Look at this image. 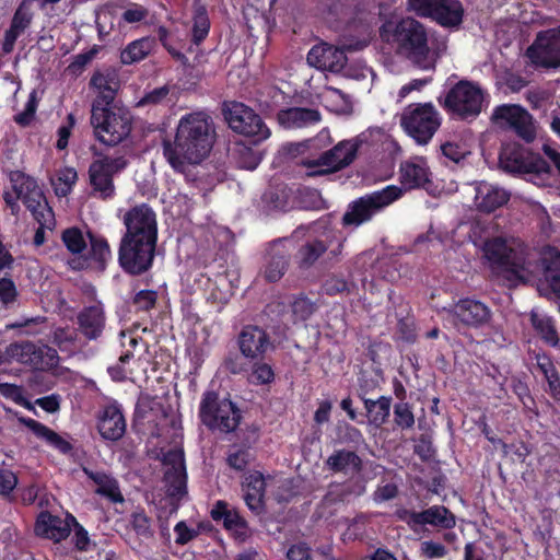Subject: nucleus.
<instances>
[{"label": "nucleus", "instance_id": "f257e3e1", "mask_svg": "<svg viewBox=\"0 0 560 560\" xmlns=\"http://www.w3.org/2000/svg\"><path fill=\"white\" fill-rule=\"evenodd\" d=\"M483 252L509 287L544 279L560 296V252L557 248H544L539 260H536L529 252L513 248L504 240L495 237L485 243Z\"/></svg>", "mask_w": 560, "mask_h": 560}, {"label": "nucleus", "instance_id": "f03ea898", "mask_svg": "<svg viewBox=\"0 0 560 560\" xmlns=\"http://www.w3.org/2000/svg\"><path fill=\"white\" fill-rule=\"evenodd\" d=\"M214 140V124L209 115L203 112L187 114L177 125L174 143H164V155L175 170L183 171L186 164L205 160Z\"/></svg>", "mask_w": 560, "mask_h": 560}, {"label": "nucleus", "instance_id": "7ed1b4c3", "mask_svg": "<svg viewBox=\"0 0 560 560\" xmlns=\"http://www.w3.org/2000/svg\"><path fill=\"white\" fill-rule=\"evenodd\" d=\"M392 37L398 54L421 69H433L439 55L446 49L444 42L431 48L424 26L411 18L399 21Z\"/></svg>", "mask_w": 560, "mask_h": 560}, {"label": "nucleus", "instance_id": "20e7f679", "mask_svg": "<svg viewBox=\"0 0 560 560\" xmlns=\"http://www.w3.org/2000/svg\"><path fill=\"white\" fill-rule=\"evenodd\" d=\"M9 178L13 194L5 191L3 198L12 213H18L20 199L39 224L48 225L51 221V209L36 180L21 171H10Z\"/></svg>", "mask_w": 560, "mask_h": 560}, {"label": "nucleus", "instance_id": "39448f33", "mask_svg": "<svg viewBox=\"0 0 560 560\" xmlns=\"http://www.w3.org/2000/svg\"><path fill=\"white\" fill-rule=\"evenodd\" d=\"M499 165L506 173L526 176L529 182L537 186L544 187L551 184V167L538 154L505 149L500 153Z\"/></svg>", "mask_w": 560, "mask_h": 560}, {"label": "nucleus", "instance_id": "423d86ee", "mask_svg": "<svg viewBox=\"0 0 560 560\" xmlns=\"http://www.w3.org/2000/svg\"><path fill=\"white\" fill-rule=\"evenodd\" d=\"M200 419L209 429L229 433L237 428L241 412L231 400L208 392L200 404Z\"/></svg>", "mask_w": 560, "mask_h": 560}, {"label": "nucleus", "instance_id": "0eeeda50", "mask_svg": "<svg viewBox=\"0 0 560 560\" xmlns=\"http://www.w3.org/2000/svg\"><path fill=\"white\" fill-rule=\"evenodd\" d=\"M400 124L419 144H427L440 127V117L432 104H416L404 109Z\"/></svg>", "mask_w": 560, "mask_h": 560}, {"label": "nucleus", "instance_id": "6e6552de", "mask_svg": "<svg viewBox=\"0 0 560 560\" xmlns=\"http://www.w3.org/2000/svg\"><path fill=\"white\" fill-rule=\"evenodd\" d=\"M155 249V243L122 235L118 250V262L127 273L140 276L152 267Z\"/></svg>", "mask_w": 560, "mask_h": 560}, {"label": "nucleus", "instance_id": "1a4fd4ad", "mask_svg": "<svg viewBox=\"0 0 560 560\" xmlns=\"http://www.w3.org/2000/svg\"><path fill=\"white\" fill-rule=\"evenodd\" d=\"M132 117L128 109L113 106L103 115L91 116L96 138L108 145L121 142L131 131Z\"/></svg>", "mask_w": 560, "mask_h": 560}, {"label": "nucleus", "instance_id": "9d476101", "mask_svg": "<svg viewBox=\"0 0 560 560\" xmlns=\"http://www.w3.org/2000/svg\"><path fill=\"white\" fill-rule=\"evenodd\" d=\"M359 142L357 140H343L330 150L325 151L318 159L303 160L305 167H325L310 172L308 176H324L338 172L350 165L357 156Z\"/></svg>", "mask_w": 560, "mask_h": 560}, {"label": "nucleus", "instance_id": "9b49d317", "mask_svg": "<svg viewBox=\"0 0 560 560\" xmlns=\"http://www.w3.org/2000/svg\"><path fill=\"white\" fill-rule=\"evenodd\" d=\"M401 195L402 189L400 187L390 185L380 191L362 197L353 202L350 211L345 213L343 222L359 225L370 220L375 212L399 199Z\"/></svg>", "mask_w": 560, "mask_h": 560}, {"label": "nucleus", "instance_id": "f8f14e48", "mask_svg": "<svg viewBox=\"0 0 560 560\" xmlns=\"http://www.w3.org/2000/svg\"><path fill=\"white\" fill-rule=\"evenodd\" d=\"M224 113L229 126L234 131L246 137H254L255 142L262 141L270 136V131L262 119L243 103H231Z\"/></svg>", "mask_w": 560, "mask_h": 560}, {"label": "nucleus", "instance_id": "ddd939ff", "mask_svg": "<svg viewBox=\"0 0 560 560\" xmlns=\"http://www.w3.org/2000/svg\"><path fill=\"white\" fill-rule=\"evenodd\" d=\"M526 56L536 67L557 69L560 67V26L539 32L527 48Z\"/></svg>", "mask_w": 560, "mask_h": 560}, {"label": "nucleus", "instance_id": "4468645a", "mask_svg": "<svg viewBox=\"0 0 560 560\" xmlns=\"http://www.w3.org/2000/svg\"><path fill=\"white\" fill-rule=\"evenodd\" d=\"M500 128H509L526 142H533L536 138V127L533 116L520 105L505 104L498 106L491 117Z\"/></svg>", "mask_w": 560, "mask_h": 560}, {"label": "nucleus", "instance_id": "2eb2a0df", "mask_svg": "<svg viewBox=\"0 0 560 560\" xmlns=\"http://www.w3.org/2000/svg\"><path fill=\"white\" fill-rule=\"evenodd\" d=\"M410 10L420 16H429L444 26H457L463 20V7L458 0H408Z\"/></svg>", "mask_w": 560, "mask_h": 560}, {"label": "nucleus", "instance_id": "dca6fc26", "mask_svg": "<svg viewBox=\"0 0 560 560\" xmlns=\"http://www.w3.org/2000/svg\"><path fill=\"white\" fill-rule=\"evenodd\" d=\"M483 95L480 89L460 81L445 97V107L462 118L477 116L481 110Z\"/></svg>", "mask_w": 560, "mask_h": 560}, {"label": "nucleus", "instance_id": "f3484780", "mask_svg": "<svg viewBox=\"0 0 560 560\" xmlns=\"http://www.w3.org/2000/svg\"><path fill=\"white\" fill-rule=\"evenodd\" d=\"M124 235L158 243L156 213L147 203L132 207L124 214Z\"/></svg>", "mask_w": 560, "mask_h": 560}, {"label": "nucleus", "instance_id": "a211bd4d", "mask_svg": "<svg viewBox=\"0 0 560 560\" xmlns=\"http://www.w3.org/2000/svg\"><path fill=\"white\" fill-rule=\"evenodd\" d=\"M127 165L124 156H104L94 161L89 168L90 183L94 190L100 192L103 198H107L114 192L113 175Z\"/></svg>", "mask_w": 560, "mask_h": 560}, {"label": "nucleus", "instance_id": "6ab92c4d", "mask_svg": "<svg viewBox=\"0 0 560 560\" xmlns=\"http://www.w3.org/2000/svg\"><path fill=\"white\" fill-rule=\"evenodd\" d=\"M447 312V319L454 325L478 327L490 320L491 312L489 307L476 300L464 299L458 301Z\"/></svg>", "mask_w": 560, "mask_h": 560}, {"label": "nucleus", "instance_id": "aec40b11", "mask_svg": "<svg viewBox=\"0 0 560 560\" xmlns=\"http://www.w3.org/2000/svg\"><path fill=\"white\" fill-rule=\"evenodd\" d=\"M164 481L166 492L171 497H182L186 493V467L184 452L172 450L164 455Z\"/></svg>", "mask_w": 560, "mask_h": 560}, {"label": "nucleus", "instance_id": "412c9836", "mask_svg": "<svg viewBox=\"0 0 560 560\" xmlns=\"http://www.w3.org/2000/svg\"><path fill=\"white\" fill-rule=\"evenodd\" d=\"M346 62L345 51L326 43L315 45L307 54V63L322 71L339 72Z\"/></svg>", "mask_w": 560, "mask_h": 560}, {"label": "nucleus", "instance_id": "4be33fe9", "mask_svg": "<svg viewBox=\"0 0 560 560\" xmlns=\"http://www.w3.org/2000/svg\"><path fill=\"white\" fill-rule=\"evenodd\" d=\"M33 18V8L21 1L11 19L9 28L3 34L1 43L3 54L13 51L16 39L31 26Z\"/></svg>", "mask_w": 560, "mask_h": 560}, {"label": "nucleus", "instance_id": "5701e85b", "mask_svg": "<svg viewBox=\"0 0 560 560\" xmlns=\"http://www.w3.org/2000/svg\"><path fill=\"white\" fill-rule=\"evenodd\" d=\"M5 353L8 362L15 360L23 364L38 368L42 365V358L44 353H51L52 358L56 351L48 347L39 348L31 341H21L8 346Z\"/></svg>", "mask_w": 560, "mask_h": 560}, {"label": "nucleus", "instance_id": "b1692460", "mask_svg": "<svg viewBox=\"0 0 560 560\" xmlns=\"http://www.w3.org/2000/svg\"><path fill=\"white\" fill-rule=\"evenodd\" d=\"M97 429L103 439L118 441L126 432V421L117 406L110 405L104 408L98 417Z\"/></svg>", "mask_w": 560, "mask_h": 560}, {"label": "nucleus", "instance_id": "393cba45", "mask_svg": "<svg viewBox=\"0 0 560 560\" xmlns=\"http://www.w3.org/2000/svg\"><path fill=\"white\" fill-rule=\"evenodd\" d=\"M510 199V194L495 185L481 182L476 188L475 205L479 211L492 212L505 205Z\"/></svg>", "mask_w": 560, "mask_h": 560}, {"label": "nucleus", "instance_id": "a878e982", "mask_svg": "<svg viewBox=\"0 0 560 560\" xmlns=\"http://www.w3.org/2000/svg\"><path fill=\"white\" fill-rule=\"evenodd\" d=\"M80 332L90 340L97 339L105 327V314L101 305L84 307L77 316Z\"/></svg>", "mask_w": 560, "mask_h": 560}, {"label": "nucleus", "instance_id": "bb28decb", "mask_svg": "<svg viewBox=\"0 0 560 560\" xmlns=\"http://www.w3.org/2000/svg\"><path fill=\"white\" fill-rule=\"evenodd\" d=\"M240 349L246 358H258L269 346L267 334L257 326L245 327L238 338Z\"/></svg>", "mask_w": 560, "mask_h": 560}, {"label": "nucleus", "instance_id": "cd10ccee", "mask_svg": "<svg viewBox=\"0 0 560 560\" xmlns=\"http://www.w3.org/2000/svg\"><path fill=\"white\" fill-rule=\"evenodd\" d=\"M325 466L335 474L354 475L362 469V460L355 452L343 448L334 452L325 460Z\"/></svg>", "mask_w": 560, "mask_h": 560}, {"label": "nucleus", "instance_id": "c85d7f7f", "mask_svg": "<svg viewBox=\"0 0 560 560\" xmlns=\"http://www.w3.org/2000/svg\"><path fill=\"white\" fill-rule=\"evenodd\" d=\"M320 120V114L316 109L292 107L278 113V121L285 128H303Z\"/></svg>", "mask_w": 560, "mask_h": 560}, {"label": "nucleus", "instance_id": "c756f323", "mask_svg": "<svg viewBox=\"0 0 560 560\" xmlns=\"http://www.w3.org/2000/svg\"><path fill=\"white\" fill-rule=\"evenodd\" d=\"M35 532L37 535L60 541L70 534V526L67 521L49 513H42L37 520Z\"/></svg>", "mask_w": 560, "mask_h": 560}, {"label": "nucleus", "instance_id": "7c9ffc66", "mask_svg": "<svg viewBox=\"0 0 560 560\" xmlns=\"http://www.w3.org/2000/svg\"><path fill=\"white\" fill-rule=\"evenodd\" d=\"M361 398L364 401L370 423L375 427H381L385 423L389 417L390 398L385 396H380L375 399L366 397L363 385H361Z\"/></svg>", "mask_w": 560, "mask_h": 560}, {"label": "nucleus", "instance_id": "2f4dec72", "mask_svg": "<svg viewBox=\"0 0 560 560\" xmlns=\"http://www.w3.org/2000/svg\"><path fill=\"white\" fill-rule=\"evenodd\" d=\"M83 470L97 485L96 493L108 498L114 503L124 502L118 482L113 477L102 471L89 470L88 468Z\"/></svg>", "mask_w": 560, "mask_h": 560}, {"label": "nucleus", "instance_id": "473e14b6", "mask_svg": "<svg viewBox=\"0 0 560 560\" xmlns=\"http://www.w3.org/2000/svg\"><path fill=\"white\" fill-rule=\"evenodd\" d=\"M266 491L264 476L260 472H253L246 477L245 481V502L253 511L262 509V499Z\"/></svg>", "mask_w": 560, "mask_h": 560}, {"label": "nucleus", "instance_id": "72a5a7b5", "mask_svg": "<svg viewBox=\"0 0 560 560\" xmlns=\"http://www.w3.org/2000/svg\"><path fill=\"white\" fill-rule=\"evenodd\" d=\"M427 524L452 528L455 526V517L445 506L434 505L418 513V525Z\"/></svg>", "mask_w": 560, "mask_h": 560}, {"label": "nucleus", "instance_id": "f704fd0d", "mask_svg": "<svg viewBox=\"0 0 560 560\" xmlns=\"http://www.w3.org/2000/svg\"><path fill=\"white\" fill-rule=\"evenodd\" d=\"M428 182L427 168L418 163L405 162L400 166V183L406 190L419 188Z\"/></svg>", "mask_w": 560, "mask_h": 560}, {"label": "nucleus", "instance_id": "c9c22d12", "mask_svg": "<svg viewBox=\"0 0 560 560\" xmlns=\"http://www.w3.org/2000/svg\"><path fill=\"white\" fill-rule=\"evenodd\" d=\"M20 421L23 422L30 430H32L36 436L46 440L50 445L60 452L68 453L71 450L69 442H67L58 433L50 430L46 425L33 419L21 418Z\"/></svg>", "mask_w": 560, "mask_h": 560}, {"label": "nucleus", "instance_id": "e433bc0d", "mask_svg": "<svg viewBox=\"0 0 560 560\" xmlns=\"http://www.w3.org/2000/svg\"><path fill=\"white\" fill-rule=\"evenodd\" d=\"M154 39L143 37L130 43L120 54L121 62L131 65L144 59L154 48Z\"/></svg>", "mask_w": 560, "mask_h": 560}, {"label": "nucleus", "instance_id": "4c0bfd02", "mask_svg": "<svg viewBox=\"0 0 560 560\" xmlns=\"http://www.w3.org/2000/svg\"><path fill=\"white\" fill-rule=\"evenodd\" d=\"M262 201L268 210L285 211L293 206L292 191L285 187L272 188L264 194Z\"/></svg>", "mask_w": 560, "mask_h": 560}, {"label": "nucleus", "instance_id": "58836bf2", "mask_svg": "<svg viewBox=\"0 0 560 560\" xmlns=\"http://www.w3.org/2000/svg\"><path fill=\"white\" fill-rule=\"evenodd\" d=\"M271 258L265 269V278L270 282L279 281L287 272L289 267V256L277 248L272 247Z\"/></svg>", "mask_w": 560, "mask_h": 560}, {"label": "nucleus", "instance_id": "ea45409f", "mask_svg": "<svg viewBox=\"0 0 560 560\" xmlns=\"http://www.w3.org/2000/svg\"><path fill=\"white\" fill-rule=\"evenodd\" d=\"M327 250V246L322 241H312L303 245L299 250V266L307 269Z\"/></svg>", "mask_w": 560, "mask_h": 560}, {"label": "nucleus", "instance_id": "a19ab883", "mask_svg": "<svg viewBox=\"0 0 560 560\" xmlns=\"http://www.w3.org/2000/svg\"><path fill=\"white\" fill-rule=\"evenodd\" d=\"M530 320L535 330L550 346H557L559 342L558 334L549 317L540 316L537 313L530 314Z\"/></svg>", "mask_w": 560, "mask_h": 560}, {"label": "nucleus", "instance_id": "79ce46f5", "mask_svg": "<svg viewBox=\"0 0 560 560\" xmlns=\"http://www.w3.org/2000/svg\"><path fill=\"white\" fill-rule=\"evenodd\" d=\"M78 175L74 168L65 167L57 172L56 178L51 180L57 196H67L75 184Z\"/></svg>", "mask_w": 560, "mask_h": 560}, {"label": "nucleus", "instance_id": "37998d69", "mask_svg": "<svg viewBox=\"0 0 560 560\" xmlns=\"http://www.w3.org/2000/svg\"><path fill=\"white\" fill-rule=\"evenodd\" d=\"M316 311V305L305 296H299L291 303L292 323L308 319Z\"/></svg>", "mask_w": 560, "mask_h": 560}, {"label": "nucleus", "instance_id": "c03bdc74", "mask_svg": "<svg viewBox=\"0 0 560 560\" xmlns=\"http://www.w3.org/2000/svg\"><path fill=\"white\" fill-rule=\"evenodd\" d=\"M209 20L205 7L199 5L195 10L194 27H192V40L195 44H199L206 38L209 32Z\"/></svg>", "mask_w": 560, "mask_h": 560}, {"label": "nucleus", "instance_id": "a18cd8bd", "mask_svg": "<svg viewBox=\"0 0 560 560\" xmlns=\"http://www.w3.org/2000/svg\"><path fill=\"white\" fill-rule=\"evenodd\" d=\"M62 241L66 247L72 254L81 253L85 247L86 243L84 241L82 232L77 228L67 229L62 233Z\"/></svg>", "mask_w": 560, "mask_h": 560}, {"label": "nucleus", "instance_id": "49530a36", "mask_svg": "<svg viewBox=\"0 0 560 560\" xmlns=\"http://www.w3.org/2000/svg\"><path fill=\"white\" fill-rule=\"evenodd\" d=\"M117 89H105V91H100V95L94 100L92 104V115L97 117V115H103L104 112L112 109L114 105H112L115 93Z\"/></svg>", "mask_w": 560, "mask_h": 560}, {"label": "nucleus", "instance_id": "de8ad7c7", "mask_svg": "<svg viewBox=\"0 0 560 560\" xmlns=\"http://www.w3.org/2000/svg\"><path fill=\"white\" fill-rule=\"evenodd\" d=\"M130 525L136 534L142 539H149L153 535L150 518L142 512H136L131 515Z\"/></svg>", "mask_w": 560, "mask_h": 560}, {"label": "nucleus", "instance_id": "09e8293b", "mask_svg": "<svg viewBox=\"0 0 560 560\" xmlns=\"http://www.w3.org/2000/svg\"><path fill=\"white\" fill-rule=\"evenodd\" d=\"M395 423L401 429H410L415 424V416L406 402H399L394 408Z\"/></svg>", "mask_w": 560, "mask_h": 560}, {"label": "nucleus", "instance_id": "8fccbe9b", "mask_svg": "<svg viewBox=\"0 0 560 560\" xmlns=\"http://www.w3.org/2000/svg\"><path fill=\"white\" fill-rule=\"evenodd\" d=\"M37 102L38 101H37L36 91H33L30 94V98L25 106V109L22 113L14 116V121L23 127L30 125V122L34 118L36 107H37Z\"/></svg>", "mask_w": 560, "mask_h": 560}, {"label": "nucleus", "instance_id": "3c124183", "mask_svg": "<svg viewBox=\"0 0 560 560\" xmlns=\"http://www.w3.org/2000/svg\"><path fill=\"white\" fill-rule=\"evenodd\" d=\"M228 464L236 470H243L249 462V453L246 450L235 448L228 455Z\"/></svg>", "mask_w": 560, "mask_h": 560}, {"label": "nucleus", "instance_id": "603ef678", "mask_svg": "<svg viewBox=\"0 0 560 560\" xmlns=\"http://www.w3.org/2000/svg\"><path fill=\"white\" fill-rule=\"evenodd\" d=\"M91 249L93 257L102 265L110 256L109 245L103 238L91 237Z\"/></svg>", "mask_w": 560, "mask_h": 560}, {"label": "nucleus", "instance_id": "864d4df0", "mask_svg": "<svg viewBox=\"0 0 560 560\" xmlns=\"http://www.w3.org/2000/svg\"><path fill=\"white\" fill-rule=\"evenodd\" d=\"M18 291L14 282L10 278L0 279V301L8 305L15 301Z\"/></svg>", "mask_w": 560, "mask_h": 560}, {"label": "nucleus", "instance_id": "5fc2aeb1", "mask_svg": "<svg viewBox=\"0 0 560 560\" xmlns=\"http://www.w3.org/2000/svg\"><path fill=\"white\" fill-rule=\"evenodd\" d=\"M170 93L168 86L164 85L147 93L139 102L138 106L160 104Z\"/></svg>", "mask_w": 560, "mask_h": 560}, {"label": "nucleus", "instance_id": "6e6d98bb", "mask_svg": "<svg viewBox=\"0 0 560 560\" xmlns=\"http://www.w3.org/2000/svg\"><path fill=\"white\" fill-rule=\"evenodd\" d=\"M133 302L138 308L142 311H149L155 305L156 292L151 290H142L136 294Z\"/></svg>", "mask_w": 560, "mask_h": 560}, {"label": "nucleus", "instance_id": "4d7b16f0", "mask_svg": "<svg viewBox=\"0 0 560 560\" xmlns=\"http://www.w3.org/2000/svg\"><path fill=\"white\" fill-rule=\"evenodd\" d=\"M421 553L429 559L442 558L446 555V548L442 544L427 540L421 544Z\"/></svg>", "mask_w": 560, "mask_h": 560}, {"label": "nucleus", "instance_id": "13d9d810", "mask_svg": "<svg viewBox=\"0 0 560 560\" xmlns=\"http://www.w3.org/2000/svg\"><path fill=\"white\" fill-rule=\"evenodd\" d=\"M240 164L246 170H254L260 162V156L250 149L243 147L240 149Z\"/></svg>", "mask_w": 560, "mask_h": 560}, {"label": "nucleus", "instance_id": "bf43d9fd", "mask_svg": "<svg viewBox=\"0 0 560 560\" xmlns=\"http://www.w3.org/2000/svg\"><path fill=\"white\" fill-rule=\"evenodd\" d=\"M91 84L98 91H105V89H117V81L113 74L95 73L91 79Z\"/></svg>", "mask_w": 560, "mask_h": 560}, {"label": "nucleus", "instance_id": "052dcab7", "mask_svg": "<svg viewBox=\"0 0 560 560\" xmlns=\"http://www.w3.org/2000/svg\"><path fill=\"white\" fill-rule=\"evenodd\" d=\"M288 560H312L311 548L305 542H299L289 548Z\"/></svg>", "mask_w": 560, "mask_h": 560}, {"label": "nucleus", "instance_id": "680f3d73", "mask_svg": "<svg viewBox=\"0 0 560 560\" xmlns=\"http://www.w3.org/2000/svg\"><path fill=\"white\" fill-rule=\"evenodd\" d=\"M265 313L272 322L283 323L287 307L283 302L273 301L266 306Z\"/></svg>", "mask_w": 560, "mask_h": 560}, {"label": "nucleus", "instance_id": "e2e57ef3", "mask_svg": "<svg viewBox=\"0 0 560 560\" xmlns=\"http://www.w3.org/2000/svg\"><path fill=\"white\" fill-rule=\"evenodd\" d=\"M18 483L16 476L10 470L0 471V494H9Z\"/></svg>", "mask_w": 560, "mask_h": 560}, {"label": "nucleus", "instance_id": "0e129e2a", "mask_svg": "<svg viewBox=\"0 0 560 560\" xmlns=\"http://www.w3.org/2000/svg\"><path fill=\"white\" fill-rule=\"evenodd\" d=\"M273 377L271 368L267 364L258 365L250 374V380L254 383L266 384Z\"/></svg>", "mask_w": 560, "mask_h": 560}, {"label": "nucleus", "instance_id": "69168bd1", "mask_svg": "<svg viewBox=\"0 0 560 560\" xmlns=\"http://www.w3.org/2000/svg\"><path fill=\"white\" fill-rule=\"evenodd\" d=\"M398 493L397 486L394 483H386L378 487L374 493V500L376 502H383L394 499Z\"/></svg>", "mask_w": 560, "mask_h": 560}, {"label": "nucleus", "instance_id": "338daca9", "mask_svg": "<svg viewBox=\"0 0 560 560\" xmlns=\"http://www.w3.org/2000/svg\"><path fill=\"white\" fill-rule=\"evenodd\" d=\"M224 366L231 373L236 374L245 370V362L240 354L230 353L224 360Z\"/></svg>", "mask_w": 560, "mask_h": 560}, {"label": "nucleus", "instance_id": "774afa93", "mask_svg": "<svg viewBox=\"0 0 560 560\" xmlns=\"http://www.w3.org/2000/svg\"><path fill=\"white\" fill-rule=\"evenodd\" d=\"M147 15H148L147 9H144L140 5H135L124 12L122 19L127 23H136V22L143 20Z\"/></svg>", "mask_w": 560, "mask_h": 560}]
</instances>
